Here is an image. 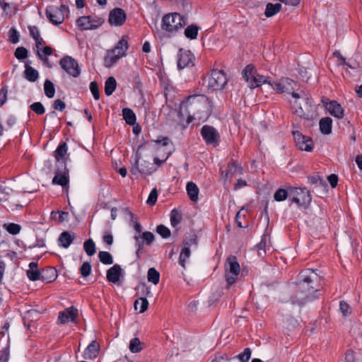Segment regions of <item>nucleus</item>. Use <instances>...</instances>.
<instances>
[{
  "label": "nucleus",
  "instance_id": "1",
  "mask_svg": "<svg viewBox=\"0 0 362 362\" xmlns=\"http://www.w3.org/2000/svg\"><path fill=\"white\" fill-rule=\"evenodd\" d=\"M322 288V277L317 270L305 269L298 275L291 301L292 304L301 306L317 298V293Z\"/></svg>",
  "mask_w": 362,
  "mask_h": 362
},
{
  "label": "nucleus",
  "instance_id": "2",
  "mask_svg": "<svg viewBox=\"0 0 362 362\" xmlns=\"http://www.w3.org/2000/svg\"><path fill=\"white\" fill-rule=\"evenodd\" d=\"M213 110L212 103L209 98L202 94L189 95L183 100L180 107L179 115L188 114L186 126H188L197 117L198 119H206Z\"/></svg>",
  "mask_w": 362,
  "mask_h": 362
},
{
  "label": "nucleus",
  "instance_id": "3",
  "mask_svg": "<svg viewBox=\"0 0 362 362\" xmlns=\"http://www.w3.org/2000/svg\"><path fill=\"white\" fill-rule=\"evenodd\" d=\"M129 35H122L115 47L107 51L106 55L104 57V65L105 67H112L119 59L127 55V52L129 47Z\"/></svg>",
  "mask_w": 362,
  "mask_h": 362
},
{
  "label": "nucleus",
  "instance_id": "4",
  "mask_svg": "<svg viewBox=\"0 0 362 362\" xmlns=\"http://www.w3.org/2000/svg\"><path fill=\"white\" fill-rule=\"evenodd\" d=\"M187 24V18L178 13L165 14L161 22L163 30L172 33L182 29Z\"/></svg>",
  "mask_w": 362,
  "mask_h": 362
},
{
  "label": "nucleus",
  "instance_id": "5",
  "mask_svg": "<svg viewBox=\"0 0 362 362\" xmlns=\"http://www.w3.org/2000/svg\"><path fill=\"white\" fill-rule=\"evenodd\" d=\"M269 85L277 93H289L294 99L304 98L302 94L295 92L297 83L289 78H281L279 80L269 81Z\"/></svg>",
  "mask_w": 362,
  "mask_h": 362
},
{
  "label": "nucleus",
  "instance_id": "6",
  "mask_svg": "<svg viewBox=\"0 0 362 362\" xmlns=\"http://www.w3.org/2000/svg\"><path fill=\"white\" fill-rule=\"evenodd\" d=\"M242 74L248 86L252 89L259 87L262 84H269V78L258 74L255 66L252 64H247L244 68Z\"/></svg>",
  "mask_w": 362,
  "mask_h": 362
},
{
  "label": "nucleus",
  "instance_id": "7",
  "mask_svg": "<svg viewBox=\"0 0 362 362\" xmlns=\"http://www.w3.org/2000/svg\"><path fill=\"white\" fill-rule=\"evenodd\" d=\"M224 269L226 288L229 289L236 282L240 272V267L235 256L230 255L227 257Z\"/></svg>",
  "mask_w": 362,
  "mask_h": 362
},
{
  "label": "nucleus",
  "instance_id": "8",
  "mask_svg": "<svg viewBox=\"0 0 362 362\" xmlns=\"http://www.w3.org/2000/svg\"><path fill=\"white\" fill-rule=\"evenodd\" d=\"M204 81L209 90L211 91L219 90L223 89L227 84L228 78L223 71L213 69L208 77L204 79Z\"/></svg>",
  "mask_w": 362,
  "mask_h": 362
},
{
  "label": "nucleus",
  "instance_id": "9",
  "mask_svg": "<svg viewBox=\"0 0 362 362\" xmlns=\"http://www.w3.org/2000/svg\"><path fill=\"white\" fill-rule=\"evenodd\" d=\"M290 199L298 206L305 208L310 204L312 198L306 187H290Z\"/></svg>",
  "mask_w": 362,
  "mask_h": 362
},
{
  "label": "nucleus",
  "instance_id": "10",
  "mask_svg": "<svg viewBox=\"0 0 362 362\" xmlns=\"http://www.w3.org/2000/svg\"><path fill=\"white\" fill-rule=\"evenodd\" d=\"M69 12V7L66 5H61L59 7L49 6L46 8V16L49 21L54 24L59 25L63 23L66 16Z\"/></svg>",
  "mask_w": 362,
  "mask_h": 362
},
{
  "label": "nucleus",
  "instance_id": "11",
  "mask_svg": "<svg viewBox=\"0 0 362 362\" xmlns=\"http://www.w3.org/2000/svg\"><path fill=\"white\" fill-rule=\"evenodd\" d=\"M299 93L302 94L304 98L295 99L294 101L291 103V109L293 113L300 117L308 119V108L310 107V105L308 104L309 98L303 91Z\"/></svg>",
  "mask_w": 362,
  "mask_h": 362
},
{
  "label": "nucleus",
  "instance_id": "12",
  "mask_svg": "<svg viewBox=\"0 0 362 362\" xmlns=\"http://www.w3.org/2000/svg\"><path fill=\"white\" fill-rule=\"evenodd\" d=\"M203 140L208 146L216 147L219 145L221 136L218 132L212 126L204 125L200 130Z\"/></svg>",
  "mask_w": 362,
  "mask_h": 362
},
{
  "label": "nucleus",
  "instance_id": "13",
  "mask_svg": "<svg viewBox=\"0 0 362 362\" xmlns=\"http://www.w3.org/2000/svg\"><path fill=\"white\" fill-rule=\"evenodd\" d=\"M104 23V20L99 17L83 16L76 20V25L81 30H95Z\"/></svg>",
  "mask_w": 362,
  "mask_h": 362
},
{
  "label": "nucleus",
  "instance_id": "14",
  "mask_svg": "<svg viewBox=\"0 0 362 362\" xmlns=\"http://www.w3.org/2000/svg\"><path fill=\"white\" fill-rule=\"evenodd\" d=\"M61 67L71 76L76 78L81 74L78 63L73 57L65 56L59 61Z\"/></svg>",
  "mask_w": 362,
  "mask_h": 362
},
{
  "label": "nucleus",
  "instance_id": "15",
  "mask_svg": "<svg viewBox=\"0 0 362 362\" xmlns=\"http://www.w3.org/2000/svg\"><path fill=\"white\" fill-rule=\"evenodd\" d=\"M296 146L301 151H312L313 149V141L309 136L302 134L299 131L293 132Z\"/></svg>",
  "mask_w": 362,
  "mask_h": 362
},
{
  "label": "nucleus",
  "instance_id": "16",
  "mask_svg": "<svg viewBox=\"0 0 362 362\" xmlns=\"http://www.w3.org/2000/svg\"><path fill=\"white\" fill-rule=\"evenodd\" d=\"M126 19L127 14L121 8H115L109 13L108 23L111 26H122L124 24Z\"/></svg>",
  "mask_w": 362,
  "mask_h": 362
},
{
  "label": "nucleus",
  "instance_id": "17",
  "mask_svg": "<svg viewBox=\"0 0 362 362\" xmlns=\"http://www.w3.org/2000/svg\"><path fill=\"white\" fill-rule=\"evenodd\" d=\"M194 56L189 50L180 48L177 54V67L182 69L186 67L193 66Z\"/></svg>",
  "mask_w": 362,
  "mask_h": 362
},
{
  "label": "nucleus",
  "instance_id": "18",
  "mask_svg": "<svg viewBox=\"0 0 362 362\" xmlns=\"http://www.w3.org/2000/svg\"><path fill=\"white\" fill-rule=\"evenodd\" d=\"M136 289L138 291V293L141 290V296L134 301V308L136 310H139V313H143L148 309V301L147 300L146 297H144V296L150 293L149 288L147 287L146 285H141L139 286Z\"/></svg>",
  "mask_w": 362,
  "mask_h": 362
},
{
  "label": "nucleus",
  "instance_id": "19",
  "mask_svg": "<svg viewBox=\"0 0 362 362\" xmlns=\"http://www.w3.org/2000/svg\"><path fill=\"white\" fill-rule=\"evenodd\" d=\"M78 310L74 307L71 306L69 308L66 309L64 311L59 312L58 316V323L59 324H65L69 321L76 322L78 318Z\"/></svg>",
  "mask_w": 362,
  "mask_h": 362
},
{
  "label": "nucleus",
  "instance_id": "20",
  "mask_svg": "<svg viewBox=\"0 0 362 362\" xmlns=\"http://www.w3.org/2000/svg\"><path fill=\"white\" fill-rule=\"evenodd\" d=\"M243 169L235 160H232L228 164L226 171L221 170V175L225 179L232 178L238 175H242Z\"/></svg>",
  "mask_w": 362,
  "mask_h": 362
},
{
  "label": "nucleus",
  "instance_id": "21",
  "mask_svg": "<svg viewBox=\"0 0 362 362\" xmlns=\"http://www.w3.org/2000/svg\"><path fill=\"white\" fill-rule=\"evenodd\" d=\"M52 182L53 185H60L63 188L69 187V175L66 167H64V170H57L56 171Z\"/></svg>",
  "mask_w": 362,
  "mask_h": 362
},
{
  "label": "nucleus",
  "instance_id": "22",
  "mask_svg": "<svg viewBox=\"0 0 362 362\" xmlns=\"http://www.w3.org/2000/svg\"><path fill=\"white\" fill-rule=\"evenodd\" d=\"M100 347L96 340L92 341L83 353V358L88 360H93L96 358L100 353Z\"/></svg>",
  "mask_w": 362,
  "mask_h": 362
},
{
  "label": "nucleus",
  "instance_id": "23",
  "mask_svg": "<svg viewBox=\"0 0 362 362\" xmlns=\"http://www.w3.org/2000/svg\"><path fill=\"white\" fill-rule=\"evenodd\" d=\"M57 271L53 267H47L40 272V279L45 283H51L57 278Z\"/></svg>",
  "mask_w": 362,
  "mask_h": 362
},
{
  "label": "nucleus",
  "instance_id": "24",
  "mask_svg": "<svg viewBox=\"0 0 362 362\" xmlns=\"http://www.w3.org/2000/svg\"><path fill=\"white\" fill-rule=\"evenodd\" d=\"M326 109L329 111L330 115L338 118L341 119L344 117V111L341 105L336 100L330 101L325 105Z\"/></svg>",
  "mask_w": 362,
  "mask_h": 362
},
{
  "label": "nucleus",
  "instance_id": "25",
  "mask_svg": "<svg viewBox=\"0 0 362 362\" xmlns=\"http://www.w3.org/2000/svg\"><path fill=\"white\" fill-rule=\"evenodd\" d=\"M156 170V169L152 165V164H151L148 162L144 161L139 164V162L137 161L136 166L135 169L132 170V173L133 174H135L136 173L135 171L137 170L141 174L146 175H150L153 172H155Z\"/></svg>",
  "mask_w": 362,
  "mask_h": 362
},
{
  "label": "nucleus",
  "instance_id": "26",
  "mask_svg": "<svg viewBox=\"0 0 362 362\" xmlns=\"http://www.w3.org/2000/svg\"><path fill=\"white\" fill-rule=\"evenodd\" d=\"M122 274V269L119 265L115 264L107 271V279L112 283H117Z\"/></svg>",
  "mask_w": 362,
  "mask_h": 362
},
{
  "label": "nucleus",
  "instance_id": "27",
  "mask_svg": "<svg viewBox=\"0 0 362 362\" xmlns=\"http://www.w3.org/2000/svg\"><path fill=\"white\" fill-rule=\"evenodd\" d=\"M74 239L75 235L74 233L64 231L60 234L58 241L60 246L67 248L71 245Z\"/></svg>",
  "mask_w": 362,
  "mask_h": 362
},
{
  "label": "nucleus",
  "instance_id": "28",
  "mask_svg": "<svg viewBox=\"0 0 362 362\" xmlns=\"http://www.w3.org/2000/svg\"><path fill=\"white\" fill-rule=\"evenodd\" d=\"M30 63L31 62L30 61H28L25 63L24 76L28 81L35 82L39 78V73L36 69L30 66Z\"/></svg>",
  "mask_w": 362,
  "mask_h": 362
},
{
  "label": "nucleus",
  "instance_id": "29",
  "mask_svg": "<svg viewBox=\"0 0 362 362\" xmlns=\"http://www.w3.org/2000/svg\"><path fill=\"white\" fill-rule=\"evenodd\" d=\"M28 278L33 281L40 279V272L37 268V263L32 262L29 264V269L26 271Z\"/></svg>",
  "mask_w": 362,
  "mask_h": 362
},
{
  "label": "nucleus",
  "instance_id": "30",
  "mask_svg": "<svg viewBox=\"0 0 362 362\" xmlns=\"http://www.w3.org/2000/svg\"><path fill=\"white\" fill-rule=\"evenodd\" d=\"M68 151L66 142H61L54 152V156L57 161L65 160V156Z\"/></svg>",
  "mask_w": 362,
  "mask_h": 362
},
{
  "label": "nucleus",
  "instance_id": "31",
  "mask_svg": "<svg viewBox=\"0 0 362 362\" xmlns=\"http://www.w3.org/2000/svg\"><path fill=\"white\" fill-rule=\"evenodd\" d=\"M320 132L324 134H329L332 132V119L326 117L322 118L319 122Z\"/></svg>",
  "mask_w": 362,
  "mask_h": 362
},
{
  "label": "nucleus",
  "instance_id": "32",
  "mask_svg": "<svg viewBox=\"0 0 362 362\" xmlns=\"http://www.w3.org/2000/svg\"><path fill=\"white\" fill-rule=\"evenodd\" d=\"M186 189L189 199L192 202L197 201L199 190L197 185L189 182L187 184Z\"/></svg>",
  "mask_w": 362,
  "mask_h": 362
},
{
  "label": "nucleus",
  "instance_id": "33",
  "mask_svg": "<svg viewBox=\"0 0 362 362\" xmlns=\"http://www.w3.org/2000/svg\"><path fill=\"white\" fill-rule=\"evenodd\" d=\"M122 116L127 124L134 125L136 123V115L130 108H124L122 110Z\"/></svg>",
  "mask_w": 362,
  "mask_h": 362
},
{
  "label": "nucleus",
  "instance_id": "34",
  "mask_svg": "<svg viewBox=\"0 0 362 362\" xmlns=\"http://www.w3.org/2000/svg\"><path fill=\"white\" fill-rule=\"evenodd\" d=\"M199 29L195 24L189 25L185 29V36L189 40H194L197 37Z\"/></svg>",
  "mask_w": 362,
  "mask_h": 362
},
{
  "label": "nucleus",
  "instance_id": "35",
  "mask_svg": "<svg viewBox=\"0 0 362 362\" xmlns=\"http://www.w3.org/2000/svg\"><path fill=\"white\" fill-rule=\"evenodd\" d=\"M281 9V4L276 3V4H272L269 3L266 6L264 14L267 17L269 18L274 15H276L277 13H279Z\"/></svg>",
  "mask_w": 362,
  "mask_h": 362
},
{
  "label": "nucleus",
  "instance_id": "36",
  "mask_svg": "<svg viewBox=\"0 0 362 362\" xmlns=\"http://www.w3.org/2000/svg\"><path fill=\"white\" fill-rule=\"evenodd\" d=\"M117 86V81L113 76H110L105 83V93L107 95L113 93Z\"/></svg>",
  "mask_w": 362,
  "mask_h": 362
},
{
  "label": "nucleus",
  "instance_id": "37",
  "mask_svg": "<svg viewBox=\"0 0 362 362\" xmlns=\"http://www.w3.org/2000/svg\"><path fill=\"white\" fill-rule=\"evenodd\" d=\"M44 90L45 95L49 98H52L55 94V88L54 83L47 79L44 83Z\"/></svg>",
  "mask_w": 362,
  "mask_h": 362
},
{
  "label": "nucleus",
  "instance_id": "38",
  "mask_svg": "<svg viewBox=\"0 0 362 362\" xmlns=\"http://www.w3.org/2000/svg\"><path fill=\"white\" fill-rule=\"evenodd\" d=\"M288 197L290 199V188L287 190L283 188L279 189L274 195V199L277 202L284 201Z\"/></svg>",
  "mask_w": 362,
  "mask_h": 362
},
{
  "label": "nucleus",
  "instance_id": "39",
  "mask_svg": "<svg viewBox=\"0 0 362 362\" xmlns=\"http://www.w3.org/2000/svg\"><path fill=\"white\" fill-rule=\"evenodd\" d=\"M147 279L149 282L156 285L160 280V274L155 268L151 267L148 271Z\"/></svg>",
  "mask_w": 362,
  "mask_h": 362
},
{
  "label": "nucleus",
  "instance_id": "40",
  "mask_svg": "<svg viewBox=\"0 0 362 362\" xmlns=\"http://www.w3.org/2000/svg\"><path fill=\"white\" fill-rule=\"evenodd\" d=\"M129 349L132 353H139L143 349L140 339L137 337L133 338L129 342Z\"/></svg>",
  "mask_w": 362,
  "mask_h": 362
},
{
  "label": "nucleus",
  "instance_id": "41",
  "mask_svg": "<svg viewBox=\"0 0 362 362\" xmlns=\"http://www.w3.org/2000/svg\"><path fill=\"white\" fill-rule=\"evenodd\" d=\"M191 252L190 248L187 247V246H184L180 252L179 257V264L183 267H185V262L186 259H188L190 256Z\"/></svg>",
  "mask_w": 362,
  "mask_h": 362
},
{
  "label": "nucleus",
  "instance_id": "42",
  "mask_svg": "<svg viewBox=\"0 0 362 362\" xmlns=\"http://www.w3.org/2000/svg\"><path fill=\"white\" fill-rule=\"evenodd\" d=\"M83 248L88 256L93 255L96 252L95 245L92 239H88L84 242Z\"/></svg>",
  "mask_w": 362,
  "mask_h": 362
},
{
  "label": "nucleus",
  "instance_id": "43",
  "mask_svg": "<svg viewBox=\"0 0 362 362\" xmlns=\"http://www.w3.org/2000/svg\"><path fill=\"white\" fill-rule=\"evenodd\" d=\"M4 229L11 235H17L20 233L21 227L19 224L10 223L3 225Z\"/></svg>",
  "mask_w": 362,
  "mask_h": 362
},
{
  "label": "nucleus",
  "instance_id": "44",
  "mask_svg": "<svg viewBox=\"0 0 362 362\" xmlns=\"http://www.w3.org/2000/svg\"><path fill=\"white\" fill-rule=\"evenodd\" d=\"M100 261L104 264H111L113 263V259L111 254L108 252L100 251L98 254Z\"/></svg>",
  "mask_w": 362,
  "mask_h": 362
},
{
  "label": "nucleus",
  "instance_id": "45",
  "mask_svg": "<svg viewBox=\"0 0 362 362\" xmlns=\"http://www.w3.org/2000/svg\"><path fill=\"white\" fill-rule=\"evenodd\" d=\"M14 56L18 60H23L28 56V52L26 48L23 47H18L16 49Z\"/></svg>",
  "mask_w": 362,
  "mask_h": 362
},
{
  "label": "nucleus",
  "instance_id": "46",
  "mask_svg": "<svg viewBox=\"0 0 362 362\" xmlns=\"http://www.w3.org/2000/svg\"><path fill=\"white\" fill-rule=\"evenodd\" d=\"M182 216L179 212L173 209L170 213V223L172 226L175 227L178 223L181 222Z\"/></svg>",
  "mask_w": 362,
  "mask_h": 362
},
{
  "label": "nucleus",
  "instance_id": "47",
  "mask_svg": "<svg viewBox=\"0 0 362 362\" xmlns=\"http://www.w3.org/2000/svg\"><path fill=\"white\" fill-rule=\"evenodd\" d=\"M156 232L163 238H168L170 236L171 232L168 228L164 225H159L156 228Z\"/></svg>",
  "mask_w": 362,
  "mask_h": 362
},
{
  "label": "nucleus",
  "instance_id": "48",
  "mask_svg": "<svg viewBox=\"0 0 362 362\" xmlns=\"http://www.w3.org/2000/svg\"><path fill=\"white\" fill-rule=\"evenodd\" d=\"M80 274L83 277H87L90 274L91 265L88 262H85L82 264L79 269Z\"/></svg>",
  "mask_w": 362,
  "mask_h": 362
},
{
  "label": "nucleus",
  "instance_id": "49",
  "mask_svg": "<svg viewBox=\"0 0 362 362\" xmlns=\"http://www.w3.org/2000/svg\"><path fill=\"white\" fill-rule=\"evenodd\" d=\"M30 108L39 115H43L45 112V109L40 102L33 103L30 105Z\"/></svg>",
  "mask_w": 362,
  "mask_h": 362
},
{
  "label": "nucleus",
  "instance_id": "50",
  "mask_svg": "<svg viewBox=\"0 0 362 362\" xmlns=\"http://www.w3.org/2000/svg\"><path fill=\"white\" fill-rule=\"evenodd\" d=\"M158 192L156 188H153L148 197L146 203L150 206H154L157 202Z\"/></svg>",
  "mask_w": 362,
  "mask_h": 362
},
{
  "label": "nucleus",
  "instance_id": "51",
  "mask_svg": "<svg viewBox=\"0 0 362 362\" xmlns=\"http://www.w3.org/2000/svg\"><path fill=\"white\" fill-rule=\"evenodd\" d=\"M34 40L35 42V45H36V48H37V54L38 57L42 60H45V58L43 57L42 54H41V51H40L42 46H44L45 45V40L41 37V36L39 37H37V39H35Z\"/></svg>",
  "mask_w": 362,
  "mask_h": 362
},
{
  "label": "nucleus",
  "instance_id": "52",
  "mask_svg": "<svg viewBox=\"0 0 362 362\" xmlns=\"http://www.w3.org/2000/svg\"><path fill=\"white\" fill-rule=\"evenodd\" d=\"M67 216L68 213L64 211H52L51 213V218L59 222H63L65 220V216Z\"/></svg>",
  "mask_w": 362,
  "mask_h": 362
},
{
  "label": "nucleus",
  "instance_id": "53",
  "mask_svg": "<svg viewBox=\"0 0 362 362\" xmlns=\"http://www.w3.org/2000/svg\"><path fill=\"white\" fill-rule=\"evenodd\" d=\"M251 356V350L250 348H246L244 349L243 352L238 354L236 357L241 362H247Z\"/></svg>",
  "mask_w": 362,
  "mask_h": 362
},
{
  "label": "nucleus",
  "instance_id": "54",
  "mask_svg": "<svg viewBox=\"0 0 362 362\" xmlns=\"http://www.w3.org/2000/svg\"><path fill=\"white\" fill-rule=\"evenodd\" d=\"M90 90L93 94L95 100H98L100 98V92L97 82L93 81L90 83Z\"/></svg>",
  "mask_w": 362,
  "mask_h": 362
},
{
  "label": "nucleus",
  "instance_id": "55",
  "mask_svg": "<svg viewBox=\"0 0 362 362\" xmlns=\"http://www.w3.org/2000/svg\"><path fill=\"white\" fill-rule=\"evenodd\" d=\"M339 309L344 316H348L351 313V307L349 306V305L347 303H346L344 301L340 302Z\"/></svg>",
  "mask_w": 362,
  "mask_h": 362
},
{
  "label": "nucleus",
  "instance_id": "56",
  "mask_svg": "<svg viewBox=\"0 0 362 362\" xmlns=\"http://www.w3.org/2000/svg\"><path fill=\"white\" fill-rule=\"evenodd\" d=\"M9 41L13 44H16L19 41L18 32L13 28L9 30Z\"/></svg>",
  "mask_w": 362,
  "mask_h": 362
},
{
  "label": "nucleus",
  "instance_id": "57",
  "mask_svg": "<svg viewBox=\"0 0 362 362\" xmlns=\"http://www.w3.org/2000/svg\"><path fill=\"white\" fill-rule=\"evenodd\" d=\"M197 245V235L196 234H193L190 236L189 238L185 239L183 241V245L187 246V247L190 248L192 245Z\"/></svg>",
  "mask_w": 362,
  "mask_h": 362
},
{
  "label": "nucleus",
  "instance_id": "58",
  "mask_svg": "<svg viewBox=\"0 0 362 362\" xmlns=\"http://www.w3.org/2000/svg\"><path fill=\"white\" fill-rule=\"evenodd\" d=\"M141 238L147 245H151L154 241V235L149 231H146L142 233Z\"/></svg>",
  "mask_w": 362,
  "mask_h": 362
},
{
  "label": "nucleus",
  "instance_id": "59",
  "mask_svg": "<svg viewBox=\"0 0 362 362\" xmlns=\"http://www.w3.org/2000/svg\"><path fill=\"white\" fill-rule=\"evenodd\" d=\"M266 240H262L260 243L256 245L259 256L263 257L266 254Z\"/></svg>",
  "mask_w": 362,
  "mask_h": 362
},
{
  "label": "nucleus",
  "instance_id": "60",
  "mask_svg": "<svg viewBox=\"0 0 362 362\" xmlns=\"http://www.w3.org/2000/svg\"><path fill=\"white\" fill-rule=\"evenodd\" d=\"M66 107V104L60 99H57L54 101L53 108L57 110L62 112Z\"/></svg>",
  "mask_w": 362,
  "mask_h": 362
},
{
  "label": "nucleus",
  "instance_id": "61",
  "mask_svg": "<svg viewBox=\"0 0 362 362\" xmlns=\"http://www.w3.org/2000/svg\"><path fill=\"white\" fill-rule=\"evenodd\" d=\"M29 33L30 36L34 39H37V37H40V31L37 26L33 25L28 27Z\"/></svg>",
  "mask_w": 362,
  "mask_h": 362
},
{
  "label": "nucleus",
  "instance_id": "62",
  "mask_svg": "<svg viewBox=\"0 0 362 362\" xmlns=\"http://www.w3.org/2000/svg\"><path fill=\"white\" fill-rule=\"evenodd\" d=\"M242 211H243V209L240 210L237 213L236 216H235V222H236L238 227H239L240 228H247L248 225L247 223H243V222L241 221Z\"/></svg>",
  "mask_w": 362,
  "mask_h": 362
},
{
  "label": "nucleus",
  "instance_id": "63",
  "mask_svg": "<svg viewBox=\"0 0 362 362\" xmlns=\"http://www.w3.org/2000/svg\"><path fill=\"white\" fill-rule=\"evenodd\" d=\"M327 180L332 188H334L337 185L338 182V177L335 174H332L329 176H328Z\"/></svg>",
  "mask_w": 362,
  "mask_h": 362
},
{
  "label": "nucleus",
  "instance_id": "64",
  "mask_svg": "<svg viewBox=\"0 0 362 362\" xmlns=\"http://www.w3.org/2000/svg\"><path fill=\"white\" fill-rule=\"evenodd\" d=\"M229 358L226 354H221L216 356L215 358L211 362H228Z\"/></svg>",
  "mask_w": 362,
  "mask_h": 362
}]
</instances>
